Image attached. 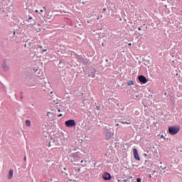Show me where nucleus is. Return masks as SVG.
Returning a JSON list of instances; mask_svg holds the SVG:
<instances>
[{
  "label": "nucleus",
  "mask_w": 182,
  "mask_h": 182,
  "mask_svg": "<svg viewBox=\"0 0 182 182\" xmlns=\"http://www.w3.org/2000/svg\"><path fill=\"white\" fill-rule=\"evenodd\" d=\"M181 129L179 127H168V133L171 135H176L180 132Z\"/></svg>",
  "instance_id": "obj_1"
},
{
  "label": "nucleus",
  "mask_w": 182,
  "mask_h": 182,
  "mask_svg": "<svg viewBox=\"0 0 182 182\" xmlns=\"http://www.w3.org/2000/svg\"><path fill=\"white\" fill-rule=\"evenodd\" d=\"M65 124L68 128H73L74 127H76V122L74 119H70L65 121Z\"/></svg>",
  "instance_id": "obj_2"
},
{
  "label": "nucleus",
  "mask_w": 182,
  "mask_h": 182,
  "mask_svg": "<svg viewBox=\"0 0 182 182\" xmlns=\"http://www.w3.org/2000/svg\"><path fill=\"white\" fill-rule=\"evenodd\" d=\"M102 178L105 181H109L112 178V176L110 175V173H108V172H105V173H103L102 175Z\"/></svg>",
  "instance_id": "obj_3"
},
{
  "label": "nucleus",
  "mask_w": 182,
  "mask_h": 182,
  "mask_svg": "<svg viewBox=\"0 0 182 182\" xmlns=\"http://www.w3.org/2000/svg\"><path fill=\"white\" fill-rule=\"evenodd\" d=\"M134 156L136 160H137L139 161L141 160L136 149H134Z\"/></svg>",
  "instance_id": "obj_4"
},
{
  "label": "nucleus",
  "mask_w": 182,
  "mask_h": 182,
  "mask_svg": "<svg viewBox=\"0 0 182 182\" xmlns=\"http://www.w3.org/2000/svg\"><path fill=\"white\" fill-rule=\"evenodd\" d=\"M139 80L144 84H146L148 82L146 77L143 75L139 77Z\"/></svg>",
  "instance_id": "obj_5"
},
{
  "label": "nucleus",
  "mask_w": 182,
  "mask_h": 182,
  "mask_svg": "<svg viewBox=\"0 0 182 182\" xmlns=\"http://www.w3.org/2000/svg\"><path fill=\"white\" fill-rule=\"evenodd\" d=\"M31 121L28 120V119H26V127H31Z\"/></svg>",
  "instance_id": "obj_6"
},
{
  "label": "nucleus",
  "mask_w": 182,
  "mask_h": 182,
  "mask_svg": "<svg viewBox=\"0 0 182 182\" xmlns=\"http://www.w3.org/2000/svg\"><path fill=\"white\" fill-rule=\"evenodd\" d=\"M13 175H14V171L12 169H11L9 171V180H11L13 178Z\"/></svg>",
  "instance_id": "obj_7"
},
{
  "label": "nucleus",
  "mask_w": 182,
  "mask_h": 182,
  "mask_svg": "<svg viewBox=\"0 0 182 182\" xmlns=\"http://www.w3.org/2000/svg\"><path fill=\"white\" fill-rule=\"evenodd\" d=\"M134 81H132V80H130V81H129L128 82H127V85H128V86H132V85H134Z\"/></svg>",
  "instance_id": "obj_8"
},
{
  "label": "nucleus",
  "mask_w": 182,
  "mask_h": 182,
  "mask_svg": "<svg viewBox=\"0 0 182 182\" xmlns=\"http://www.w3.org/2000/svg\"><path fill=\"white\" fill-rule=\"evenodd\" d=\"M122 124H128V125H129V124H131V122H122Z\"/></svg>",
  "instance_id": "obj_9"
},
{
  "label": "nucleus",
  "mask_w": 182,
  "mask_h": 182,
  "mask_svg": "<svg viewBox=\"0 0 182 182\" xmlns=\"http://www.w3.org/2000/svg\"><path fill=\"white\" fill-rule=\"evenodd\" d=\"M137 182H141V178H138V179H137Z\"/></svg>",
  "instance_id": "obj_10"
},
{
  "label": "nucleus",
  "mask_w": 182,
  "mask_h": 182,
  "mask_svg": "<svg viewBox=\"0 0 182 182\" xmlns=\"http://www.w3.org/2000/svg\"><path fill=\"white\" fill-rule=\"evenodd\" d=\"M45 52H47V50H46V49L42 50V53H45Z\"/></svg>",
  "instance_id": "obj_11"
},
{
  "label": "nucleus",
  "mask_w": 182,
  "mask_h": 182,
  "mask_svg": "<svg viewBox=\"0 0 182 182\" xmlns=\"http://www.w3.org/2000/svg\"><path fill=\"white\" fill-rule=\"evenodd\" d=\"M96 108H97V110H100V107H99V106H97V107H96Z\"/></svg>",
  "instance_id": "obj_12"
},
{
  "label": "nucleus",
  "mask_w": 182,
  "mask_h": 182,
  "mask_svg": "<svg viewBox=\"0 0 182 182\" xmlns=\"http://www.w3.org/2000/svg\"><path fill=\"white\" fill-rule=\"evenodd\" d=\"M43 12H44V10H43V9L40 10V13H43Z\"/></svg>",
  "instance_id": "obj_13"
},
{
  "label": "nucleus",
  "mask_w": 182,
  "mask_h": 182,
  "mask_svg": "<svg viewBox=\"0 0 182 182\" xmlns=\"http://www.w3.org/2000/svg\"><path fill=\"white\" fill-rule=\"evenodd\" d=\"M35 13L38 14L39 11L38 10H35Z\"/></svg>",
  "instance_id": "obj_14"
},
{
  "label": "nucleus",
  "mask_w": 182,
  "mask_h": 182,
  "mask_svg": "<svg viewBox=\"0 0 182 182\" xmlns=\"http://www.w3.org/2000/svg\"><path fill=\"white\" fill-rule=\"evenodd\" d=\"M27 161V158H26V156H24V161Z\"/></svg>",
  "instance_id": "obj_15"
},
{
  "label": "nucleus",
  "mask_w": 182,
  "mask_h": 182,
  "mask_svg": "<svg viewBox=\"0 0 182 182\" xmlns=\"http://www.w3.org/2000/svg\"><path fill=\"white\" fill-rule=\"evenodd\" d=\"M107 11V9L106 8H104L103 9V11L105 12Z\"/></svg>",
  "instance_id": "obj_16"
},
{
  "label": "nucleus",
  "mask_w": 182,
  "mask_h": 182,
  "mask_svg": "<svg viewBox=\"0 0 182 182\" xmlns=\"http://www.w3.org/2000/svg\"><path fill=\"white\" fill-rule=\"evenodd\" d=\"M33 18L32 17H28V20H32Z\"/></svg>",
  "instance_id": "obj_17"
},
{
  "label": "nucleus",
  "mask_w": 182,
  "mask_h": 182,
  "mask_svg": "<svg viewBox=\"0 0 182 182\" xmlns=\"http://www.w3.org/2000/svg\"><path fill=\"white\" fill-rule=\"evenodd\" d=\"M61 116H63V114H59L58 117H61Z\"/></svg>",
  "instance_id": "obj_18"
},
{
  "label": "nucleus",
  "mask_w": 182,
  "mask_h": 182,
  "mask_svg": "<svg viewBox=\"0 0 182 182\" xmlns=\"http://www.w3.org/2000/svg\"><path fill=\"white\" fill-rule=\"evenodd\" d=\"M129 46H132V43H129Z\"/></svg>",
  "instance_id": "obj_19"
},
{
  "label": "nucleus",
  "mask_w": 182,
  "mask_h": 182,
  "mask_svg": "<svg viewBox=\"0 0 182 182\" xmlns=\"http://www.w3.org/2000/svg\"><path fill=\"white\" fill-rule=\"evenodd\" d=\"M83 162H85L84 160H81V164H83Z\"/></svg>",
  "instance_id": "obj_20"
},
{
  "label": "nucleus",
  "mask_w": 182,
  "mask_h": 182,
  "mask_svg": "<svg viewBox=\"0 0 182 182\" xmlns=\"http://www.w3.org/2000/svg\"><path fill=\"white\" fill-rule=\"evenodd\" d=\"M124 182H127L128 181H127V179H124Z\"/></svg>",
  "instance_id": "obj_21"
},
{
  "label": "nucleus",
  "mask_w": 182,
  "mask_h": 182,
  "mask_svg": "<svg viewBox=\"0 0 182 182\" xmlns=\"http://www.w3.org/2000/svg\"><path fill=\"white\" fill-rule=\"evenodd\" d=\"M84 162H85V163H87V160H85Z\"/></svg>",
  "instance_id": "obj_22"
},
{
  "label": "nucleus",
  "mask_w": 182,
  "mask_h": 182,
  "mask_svg": "<svg viewBox=\"0 0 182 182\" xmlns=\"http://www.w3.org/2000/svg\"><path fill=\"white\" fill-rule=\"evenodd\" d=\"M139 31H141V28L140 27L139 28Z\"/></svg>",
  "instance_id": "obj_23"
},
{
  "label": "nucleus",
  "mask_w": 182,
  "mask_h": 182,
  "mask_svg": "<svg viewBox=\"0 0 182 182\" xmlns=\"http://www.w3.org/2000/svg\"><path fill=\"white\" fill-rule=\"evenodd\" d=\"M63 169H64L65 171H67V168H64Z\"/></svg>",
  "instance_id": "obj_24"
},
{
  "label": "nucleus",
  "mask_w": 182,
  "mask_h": 182,
  "mask_svg": "<svg viewBox=\"0 0 182 182\" xmlns=\"http://www.w3.org/2000/svg\"><path fill=\"white\" fill-rule=\"evenodd\" d=\"M161 138H164V135H161Z\"/></svg>",
  "instance_id": "obj_25"
},
{
  "label": "nucleus",
  "mask_w": 182,
  "mask_h": 182,
  "mask_svg": "<svg viewBox=\"0 0 182 182\" xmlns=\"http://www.w3.org/2000/svg\"><path fill=\"white\" fill-rule=\"evenodd\" d=\"M119 124H117V127H119Z\"/></svg>",
  "instance_id": "obj_26"
},
{
  "label": "nucleus",
  "mask_w": 182,
  "mask_h": 182,
  "mask_svg": "<svg viewBox=\"0 0 182 182\" xmlns=\"http://www.w3.org/2000/svg\"><path fill=\"white\" fill-rule=\"evenodd\" d=\"M149 178H152L151 175H149Z\"/></svg>",
  "instance_id": "obj_27"
},
{
  "label": "nucleus",
  "mask_w": 182,
  "mask_h": 182,
  "mask_svg": "<svg viewBox=\"0 0 182 182\" xmlns=\"http://www.w3.org/2000/svg\"><path fill=\"white\" fill-rule=\"evenodd\" d=\"M162 169H166V167L162 168Z\"/></svg>",
  "instance_id": "obj_28"
},
{
  "label": "nucleus",
  "mask_w": 182,
  "mask_h": 182,
  "mask_svg": "<svg viewBox=\"0 0 182 182\" xmlns=\"http://www.w3.org/2000/svg\"><path fill=\"white\" fill-rule=\"evenodd\" d=\"M144 156H147V154H144Z\"/></svg>",
  "instance_id": "obj_29"
},
{
  "label": "nucleus",
  "mask_w": 182,
  "mask_h": 182,
  "mask_svg": "<svg viewBox=\"0 0 182 182\" xmlns=\"http://www.w3.org/2000/svg\"><path fill=\"white\" fill-rule=\"evenodd\" d=\"M43 9H46V7H43Z\"/></svg>",
  "instance_id": "obj_30"
},
{
  "label": "nucleus",
  "mask_w": 182,
  "mask_h": 182,
  "mask_svg": "<svg viewBox=\"0 0 182 182\" xmlns=\"http://www.w3.org/2000/svg\"><path fill=\"white\" fill-rule=\"evenodd\" d=\"M156 173V171H154V173Z\"/></svg>",
  "instance_id": "obj_31"
},
{
  "label": "nucleus",
  "mask_w": 182,
  "mask_h": 182,
  "mask_svg": "<svg viewBox=\"0 0 182 182\" xmlns=\"http://www.w3.org/2000/svg\"><path fill=\"white\" fill-rule=\"evenodd\" d=\"M53 93V92H50V94Z\"/></svg>",
  "instance_id": "obj_32"
},
{
  "label": "nucleus",
  "mask_w": 182,
  "mask_h": 182,
  "mask_svg": "<svg viewBox=\"0 0 182 182\" xmlns=\"http://www.w3.org/2000/svg\"><path fill=\"white\" fill-rule=\"evenodd\" d=\"M160 168H163V166H160Z\"/></svg>",
  "instance_id": "obj_33"
},
{
  "label": "nucleus",
  "mask_w": 182,
  "mask_h": 182,
  "mask_svg": "<svg viewBox=\"0 0 182 182\" xmlns=\"http://www.w3.org/2000/svg\"><path fill=\"white\" fill-rule=\"evenodd\" d=\"M160 168H163V166H160Z\"/></svg>",
  "instance_id": "obj_34"
},
{
  "label": "nucleus",
  "mask_w": 182,
  "mask_h": 182,
  "mask_svg": "<svg viewBox=\"0 0 182 182\" xmlns=\"http://www.w3.org/2000/svg\"><path fill=\"white\" fill-rule=\"evenodd\" d=\"M160 164H162V162H160Z\"/></svg>",
  "instance_id": "obj_35"
}]
</instances>
